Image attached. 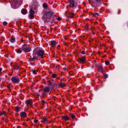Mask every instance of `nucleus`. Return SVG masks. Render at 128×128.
Listing matches in <instances>:
<instances>
[{"instance_id": "9", "label": "nucleus", "mask_w": 128, "mask_h": 128, "mask_svg": "<svg viewBox=\"0 0 128 128\" xmlns=\"http://www.w3.org/2000/svg\"><path fill=\"white\" fill-rule=\"evenodd\" d=\"M85 60L86 59L84 57L80 58L78 60V62L81 64L84 63Z\"/></svg>"}, {"instance_id": "18", "label": "nucleus", "mask_w": 128, "mask_h": 128, "mask_svg": "<svg viewBox=\"0 0 128 128\" xmlns=\"http://www.w3.org/2000/svg\"><path fill=\"white\" fill-rule=\"evenodd\" d=\"M27 11L25 9H22L21 11L22 13L24 14H26V13Z\"/></svg>"}, {"instance_id": "32", "label": "nucleus", "mask_w": 128, "mask_h": 128, "mask_svg": "<svg viewBox=\"0 0 128 128\" xmlns=\"http://www.w3.org/2000/svg\"><path fill=\"white\" fill-rule=\"evenodd\" d=\"M109 63V62L108 61H106L105 62V64L106 65H108Z\"/></svg>"}, {"instance_id": "20", "label": "nucleus", "mask_w": 128, "mask_h": 128, "mask_svg": "<svg viewBox=\"0 0 128 128\" xmlns=\"http://www.w3.org/2000/svg\"><path fill=\"white\" fill-rule=\"evenodd\" d=\"M63 118L66 121H67L69 120L67 116H63Z\"/></svg>"}, {"instance_id": "7", "label": "nucleus", "mask_w": 128, "mask_h": 128, "mask_svg": "<svg viewBox=\"0 0 128 128\" xmlns=\"http://www.w3.org/2000/svg\"><path fill=\"white\" fill-rule=\"evenodd\" d=\"M69 5L71 7H74L76 4V2H75L73 0H69Z\"/></svg>"}, {"instance_id": "1", "label": "nucleus", "mask_w": 128, "mask_h": 128, "mask_svg": "<svg viewBox=\"0 0 128 128\" xmlns=\"http://www.w3.org/2000/svg\"><path fill=\"white\" fill-rule=\"evenodd\" d=\"M44 50L42 48H36L34 50L32 54L33 58L29 59L30 61H32L34 60V58L37 60L40 59V58H43V56L44 54Z\"/></svg>"}, {"instance_id": "38", "label": "nucleus", "mask_w": 128, "mask_h": 128, "mask_svg": "<svg viewBox=\"0 0 128 128\" xmlns=\"http://www.w3.org/2000/svg\"><path fill=\"white\" fill-rule=\"evenodd\" d=\"M38 121V120H34V122L35 123H36Z\"/></svg>"}, {"instance_id": "8", "label": "nucleus", "mask_w": 128, "mask_h": 128, "mask_svg": "<svg viewBox=\"0 0 128 128\" xmlns=\"http://www.w3.org/2000/svg\"><path fill=\"white\" fill-rule=\"evenodd\" d=\"M32 8L36 9V7L38 5V3L36 1L33 0L32 2Z\"/></svg>"}, {"instance_id": "12", "label": "nucleus", "mask_w": 128, "mask_h": 128, "mask_svg": "<svg viewBox=\"0 0 128 128\" xmlns=\"http://www.w3.org/2000/svg\"><path fill=\"white\" fill-rule=\"evenodd\" d=\"M20 116L21 117L25 118L26 116V114L24 112H22L20 114Z\"/></svg>"}, {"instance_id": "2", "label": "nucleus", "mask_w": 128, "mask_h": 128, "mask_svg": "<svg viewBox=\"0 0 128 128\" xmlns=\"http://www.w3.org/2000/svg\"><path fill=\"white\" fill-rule=\"evenodd\" d=\"M22 50L25 52H30L31 50V49L28 45H24L22 47Z\"/></svg>"}, {"instance_id": "6", "label": "nucleus", "mask_w": 128, "mask_h": 128, "mask_svg": "<svg viewBox=\"0 0 128 128\" xmlns=\"http://www.w3.org/2000/svg\"><path fill=\"white\" fill-rule=\"evenodd\" d=\"M42 19L44 20V22H45L46 21H51V22L53 21L52 20H49V18L48 17V16L46 14V13L44 14V15L43 16Z\"/></svg>"}, {"instance_id": "25", "label": "nucleus", "mask_w": 128, "mask_h": 128, "mask_svg": "<svg viewBox=\"0 0 128 128\" xmlns=\"http://www.w3.org/2000/svg\"><path fill=\"white\" fill-rule=\"evenodd\" d=\"M16 111L17 112H18L20 111V109L18 106H16Z\"/></svg>"}, {"instance_id": "41", "label": "nucleus", "mask_w": 128, "mask_h": 128, "mask_svg": "<svg viewBox=\"0 0 128 128\" xmlns=\"http://www.w3.org/2000/svg\"><path fill=\"white\" fill-rule=\"evenodd\" d=\"M63 69H64V70H66V68H63Z\"/></svg>"}, {"instance_id": "30", "label": "nucleus", "mask_w": 128, "mask_h": 128, "mask_svg": "<svg viewBox=\"0 0 128 128\" xmlns=\"http://www.w3.org/2000/svg\"><path fill=\"white\" fill-rule=\"evenodd\" d=\"M4 114L5 115V112H0V115H2V114Z\"/></svg>"}, {"instance_id": "10", "label": "nucleus", "mask_w": 128, "mask_h": 128, "mask_svg": "<svg viewBox=\"0 0 128 128\" xmlns=\"http://www.w3.org/2000/svg\"><path fill=\"white\" fill-rule=\"evenodd\" d=\"M26 103L28 106H32V102L30 100H26Z\"/></svg>"}, {"instance_id": "13", "label": "nucleus", "mask_w": 128, "mask_h": 128, "mask_svg": "<svg viewBox=\"0 0 128 128\" xmlns=\"http://www.w3.org/2000/svg\"><path fill=\"white\" fill-rule=\"evenodd\" d=\"M51 44L52 47H54L57 44V43L54 40H52L51 41Z\"/></svg>"}, {"instance_id": "37", "label": "nucleus", "mask_w": 128, "mask_h": 128, "mask_svg": "<svg viewBox=\"0 0 128 128\" xmlns=\"http://www.w3.org/2000/svg\"><path fill=\"white\" fill-rule=\"evenodd\" d=\"M82 54H85V52L84 51H82Z\"/></svg>"}, {"instance_id": "27", "label": "nucleus", "mask_w": 128, "mask_h": 128, "mask_svg": "<svg viewBox=\"0 0 128 128\" xmlns=\"http://www.w3.org/2000/svg\"><path fill=\"white\" fill-rule=\"evenodd\" d=\"M16 52L18 53H20L22 52V51L20 49L17 50Z\"/></svg>"}, {"instance_id": "17", "label": "nucleus", "mask_w": 128, "mask_h": 128, "mask_svg": "<svg viewBox=\"0 0 128 128\" xmlns=\"http://www.w3.org/2000/svg\"><path fill=\"white\" fill-rule=\"evenodd\" d=\"M50 90L49 88L48 87H46L43 90L45 93H47L49 92Z\"/></svg>"}, {"instance_id": "5", "label": "nucleus", "mask_w": 128, "mask_h": 128, "mask_svg": "<svg viewBox=\"0 0 128 128\" xmlns=\"http://www.w3.org/2000/svg\"><path fill=\"white\" fill-rule=\"evenodd\" d=\"M45 13L48 16V18L49 20H51L50 18L53 16V13L52 12V11H50L48 12H47Z\"/></svg>"}, {"instance_id": "23", "label": "nucleus", "mask_w": 128, "mask_h": 128, "mask_svg": "<svg viewBox=\"0 0 128 128\" xmlns=\"http://www.w3.org/2000/svg\"><path fill=\"white\" fill-rule=\"evenodd\" d=\"M10 41L12 43H14L15 41V38H11L10 39Z\"/></svg>"}, {"instance_id": "11", "label": "nucleus", "mask_w": 128, "mask_h": 128, "mask_svg": "<svg viewBox=\"0 0 128 128\" xmlns=\"http://www.w3.org/2000/svg\"><path fill=\"white\" fill-rule=\"evenodd\" d=\"M96 66L99 71H102L103 70V67L101 64L99 65H97Z\"/></svg>"}, {"instance_id": "39", "label": "nucleus", "mask_w": 128, "mask_h": 128, "mask_svg": "<svg viewBox=\"0 0 128 128\" xmlns=\"http://www.w3.org/2000/svg\"><path fill=\"white\" fill-rule=\"evenodd\" d=\"M45 101H44V100L42 101V103H43V104H44L45 103Z\"/></svg>"}, {"instance_id": "24", "label": "nucleus", "mask_w": 128, "mask_h": 128, "mask_svg": "<svg viewBox=\"0 0 128 128\" xmlns=\"http://www.w3.org/2000/svg\"><path fill=\"white\" fill-rule=\"evenodd\" d=\"M44 8H46L47 7V5L46 4H42Z\"/></svg>"}, {"instance_id": "34", "label": "nucleus", "mask_w": 128, "mask_h": 128, "mask_svg": "<svg viewBox=\"0 0 128 128\" xmlns=\"http://www.w3.org/2000/svg\"><path fill=\"white\" fill-rule=\"evenodd\" d=\"M71 117L73 118H75V116L73 114H72L71 115Z\"/></svg>"}, {"instance_id": "29", "label": "nucleus", "mask_w": 128, "mask_h": 128, "mask_svg": "<svg viewBox=\"0 0 128 128\" xmlns=\"http://www.w3.org/2000/svg\"><path fill=\"white\" fill-rule=\"evenodd\" d=\"M94 2L95 3H97L98 2H99L101 0H94Z\"/></svg>"}, {"instance_id": "21", "label": "nucleus", "mask_w": 128, "mask_h": 128, "mask_svg": "<svg viewBox=\"0 0 128 128\" xmlns=\"http://www.w3.org/2000/svg\"><path fill=\"white\" fill-rule=\"evenodd\" d=\"M33 8H31L29 12L30 13V14H34V10H32V9Z\"/></svg>"}, {"instance_id": "31", "label": "nucleus", "mask_w": 128, "mask_h": 128, "mask_svg": "<svg viewBox=\"0 0 128 128\" xmlns=\"http://www.w3.org/2000/svg\"><path fill=\"white\" fill-rule=\"evenodd\" d=\"M32 71V72L34 74H36V72L35 70H33Z\"/></svg>"}, {"instance_id": "22", "label": "nucleus", "mask_w": 128, "mask_h": 128, "mask_svg": "<svg viewBox=\"0 0 128 128\" xmlns=\"http://www.w3.org/2000/svg\"><path fill=\"white\" fill-rule=\"evenodd\" d=\"M93 15V16L97 18L98 16H99V14L97 13H94Z\"/></svg>"}, {"instance_id": "35", "label": "nucleus", "mask_w": 128, "mask_h": 128, "mask_svg": "<svg viewBox=\"0 0 128 128\" xmlns=\"http://www.w3.org/2000/svg\"><path fill=\"white\" fill-rule=\"evenodd\" d=\"M58 19L59 20H61L62 19V18H61L60 17H58Z\"/></svg>"}, {"instance_id": "40", "label": "nucleus", "mask_w": 128, "mask_h": 128, "mask_svg": "<svg viewBox=\"0 0 128 128\" xmlns=\"http://www.w3.org/2000/svg\"><path fill=\"white\" fill-rule=\"evenodd\" d=\"M2 70V69L1 68H0V72Z\"/></svg>"}, {"instance_id": "28", "label": "nucleus", "mask_w": 128, "mask_h": 128, "mask_svg": "<svg viewBox=\"0 0 128 128\" xmlns=\"http://www.w3.org/2000/svg\"><path fill=\"white\" fill-rule=\"evenodd\" d=\"M56 75L54 74H53L52 75V76L53 78H55L56 76Z\"/></svg>"}, {"instance_id": "3", "label": "nucleus", "mask_w": 128, "mask_h": 128, "mask_svg": "<svg viewBox=\"0 0 128 128\" xmlns=\"http://www.w3.org/2000/svg\"><path fill=\"white\" fill-rule=\"evenodd\" d=\"M12 81L14 83H18L20 81L19 78L17 77L13 76L11 78Z\"/></svg>"}, {"instance_id": "33", "label": "nucleus", "mask_w": 128, "mask_h": 128, "mask_svg": "<svg viewBox=\"0 0 128 128\" xmlns=\"http://www.w3.org/2000/svg\"><path fill=\"white\" fill-rule=\"evenodd\" d=\"M3 24L4 25H6L7 24V22H3Z\"/></svg>"}, {"instance_id": "26", "label": "nucleus", "mask_w": 128, "mask_h": 128, "mask_svg": "<svg viewBox=\"0 0 128 128\" xmlns=\"http://www.w3.org/2000/svg\"><path fill=\"white\" fill-rule=\"evenodd\" d=\"M33 14H30L29 16L30 18V19L33 18H34V16Z\"/></svg>"}, {"instance_id": "4", "label": "nucleus", "mask_w": 128, "mask_h": 128, "mask_svg": "<svg viewBox=\"0 0 128 128\" xmlns=\"http://www.w3.org/2000/svg\"><path fill=\"white\" fill-rule=\"evenodd\" d=\"M46 94L45 93L43 90H42L39 91L38 93L37 94V95L38 96H40L42 97H44Z\"/></svg>"}, {"instance_id": "14", "label": "nucleus", "mask_w": 128, "mask_h": 128, "mask_svg": "<svg viewBox=\"0 0 128 128\" xmlns=\"http://www.w3.org/2000/svg\"><path fill=\"white\" fill-rule=\"evenodd\" d=\"M70 18H72L74 16L72 12H70L67 15Z\"/></svg>"}, {"instance_id": "15", "label": "nucleus", "mask_w": 128, "mask_h": 128, "mask_svg": "<svg viewBox=\"0 0 128 128\" xmlns=\"http://www.w3.org/2000/svg\"><path fill=\"white\" fill-rule=\"evenodd\" d=\"M42 121L45 123L48 122V118L46 117H44L42 118Z\"/></svg>"}, {"instance_id": "19", "label": "nucleus", "mask_w": 128, "mask_h": 128, "mask_svg": "<svg viewBox=\"0 0 128 128\" xmlns=\"http://www.w3.org/2000/svg\"><path fill=\"white\" fill-rule=\"evenodd\" d=\"M60 86L62 88L65 87L66 86V84L63 82H61L60 84Z\"/></svg>"}, {"instance_id": "36", "label": "nucleus", "mask_w": 128, "mask_h": 128, "mask_svg": "<svg viewBox=\"0 0 128 128\" xmlns=\"http://www.w3.org/2000/svg\"><path fill=\"white\" fill-rule=\"evenodd\" d=\"M104 77L106 78H107L108 77V75L107 74H105L104 76Z\"/></svg>"}, {"instance_id": "16", "label": "nucleus", "mask_w": 128, "mask_h": 128, "mask_svg": "<svg viewBox=\"0 0 128 128\" xmlns=\"http://www.w3.org/2000/svg\"><path fill=\"white\" fill-rule=\"evenodd\" d=\"M14 68L15 70H18L19 69V66L16 63L14 66Z\"/></svg>"}]
</instances>
